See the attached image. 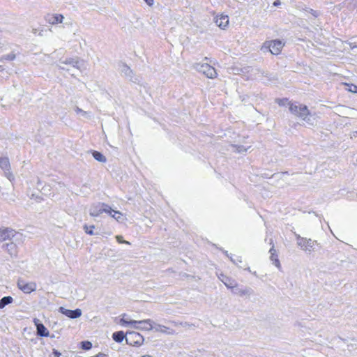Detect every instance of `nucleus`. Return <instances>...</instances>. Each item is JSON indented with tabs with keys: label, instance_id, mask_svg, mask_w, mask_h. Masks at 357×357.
Masks as SVG:
<instances>
[{
	"label": "nucleus",
	"instance_id": "nucleus-23",
	"mask_svg": "<svg viewBox=\"0 0 357 357\" xmlns=\"http://www.w3.org/2000/svg\"><path fill=\"white\" fill-rule=\"evenodd\" d=\"M94 225H91L90 227L87 226V225H84V231L86 234H89V235H93V229H94Z\"/></svg>",
	"mask_w": 357,
	"mask_h": 357
},
{
	"label": "nucleus",
	"instance_id": "nucleus-8",
	"mask_svg": "<svg viewBox=\"0 0 357 357\" xmlns=\"http://www.w3.org/2000/svg\"><path fill=\"white\" fill-rule=\"evenodd\" d=\"M215 23L221 29H225L229 24L228 15L224 14L217 15L215 17Z\"/></svg>",
	"mask_w": 357,
	"mask_h": 357
},
{
	"label": "nucleus",
	"instance_id": "nucleus-11",
	"mask_svg": "<svg viewBox=\"0 0 357 357\" xmlns=\"http://www.w3.org/2000/svg\"><path fill=\"white\" fill-rule=\"evenodd\" d=\"M219 279L225 284L227 288L233 289L237 285L236 281L233 278L225 274H220Z\"/></svg>",
	"mask_w": 357,
	"mask_h": 357
},
{
	"label": "nucleus",
	"instance_id": "nucleus-18",
	"mask_svg": "<svg viewBox=\"0 0 357 357\" xmlns=\"http://www.w3.org/2000/svg\"><path fill=\"white\" fill-rule=\"evenodd\" d=\"M93 156L98 161H100V162H105L106 161L105 157L100 152H98L96 151H93Z\"/></svg>",
	"mask_w": 357,
	"mask_h": 357
},
{
	"label": "nucleus",
	"instance_id": "nucleus-12",
	"mask_svg": "<svg viewBox=\"0 0 357 357\" xmlns=\"http://www.w3.org/2000/svg\"><path fill=\"white\" fill-rule=\"evenodd\" d=\"M63 20V16L61 14H54L49 17L47 21L51 24H56L61 23Z\"/></svg>",
	"mask_w": 357,
	"mask_h": 357
},
{
	"label": "nucleus",
	"instance_id": "nucleus-25",
	"mask_svg": "<svg viewBox=\"0 0 357 357\" xmlns=\"http://www.w3.org/2000/svg\"><path fill=\"white\" fill-rule=\"evenodd\" d=\"M15 59V54H7V55H5L3 56L2 58H1V61L3 60H8V61H13Z\"/></svg>",
	"mask_w": 357,
	"mask_h": 357
},
{
	"label": "nucleus",
	"instance_id": "nucleus-4",
	"mask_svg": "<svg viewBox=\"0 0 357 357\" xmlns=\"http://www.w3.org/2000/svg\"><path fill=\"white\" fill-rule=\"evenodd\" d=\"M17 287L24 294H31L36 291L37 284L35 282H27L23 279H19Z\"/></svg>",
	"mask_w": 357,
	"mask_h": 357
},
{
	"label": "nucleus",
	"instance_id": "nucleus-10",
	"mask_svg": "<svg viewBox=\"0 0 357 357\" xmlns=\"http://www.w3.org/2000/svg\"><path fill=\"white\" fill-rule=\"evenodd\" d=\"M60 312L66 315V317L71 319H76L82 315V311L80 309H76L75 310L65 309L63 307H60Z\"/></svg>",
	"mask_w": 357,
	"mask_h": 357
},
{
	"label": "nucleus",
	"instance_id": "nucleus-15",
	"mask_svg": "<svg viewBox=\"0 0 357 357\" xmlns=\"http://www.w3.org/2000/svg\"><path fill=\"white\" fill-rule=\"evenodd\" d=\"M269 252L271 253V259L274 261L275 266L279 267L280 265V261L278 259V255L276 254V250L275 249L274 246H273L270 249Z\"/></svg>",
	"mask_w": 357,
	"mask_h": 357
},
{
	"label": "nucleus",
	"instance_id": "nucleus-20",
	"mask_svg": "<svg viewBox=\"0 0 357 357\" xmlns=\"http://www.w3.org/2000/svg\"><path fill=\"white\" fill-rule=\"evenodd\" d=\"M112 218L116 220H119L122 217V213L120 211H114L112 209V213L110 214Z\"/></svg>",
	"mask_w": 357,
	"mask_h": 357
},
{
	"label": "nucleus",
	"instance_id": "nucleus-5",
	"mask_svg": "<svg viewBox=\"0 0 357 357\" xmlns=\"http://www.w3.org/2000/svg\"><path fill=\"white\" fill-rule=\"evenodd\" d=\"M316 243L315 241H312L310 238H303L300 236H297L298 245L305 251L310 252L313 250Z\"/></svg>",
	"mask_w": 357,
	"mask_h": 357
},
{
	"label": "nucleus",
	"instance_id": "nucleus-14",
	"mask_svg": "<svg viewBox=\"0 0 357 357\" xmlns=\"http://www.w3.org/2000/svg\"><path fill=\"white\" fill-rule=\"evenodd\" d=\"M126 334L123 331H117L113 333L112 337L114 340L117 342H121L123 339H126Z\"/></svg>",
	"mask_w": 357,
	"mask_h": 357
},
{
	"label": "nucleus",
	"instance_id": "nucleus-3",
	"mask_svg": "<svg viewBox=\"0 0 357 357\" xmlns=\"http://www.w3.org/2000/svg\"><path fill=\"white\" fill-rule=\"evenodd\" d=\"M126 341L130 346L138 347L143 344L144 337L139 333L131 331L126 333Z\"/></svg>",
	"mask_w": 357,
	"mask_h": 357
},
{
	"label": "nucleus",
	"instance_id": "nucleus-1",
	"mask_svg": "<svg viewBox=\"0 0 357 357\" xmlns=\"http://www.w3.org/2000/svg\"><path fill=\"white\" fill-rule=\"evenodd\" d=\"M289 109L291 114L303 120H306L310 116V112L305 105L289 102Z\"/></svg>",
	"mask_w": 357,
	"mask_h": 357
},
{
	"label": "nucleus",
	"instance_id": "nucleus-6",
	"mask_svg": "<svg viewBox=\"0 0 357 357\" xmlns=\"http://www.w3.org/2000/svg\"><path fill=\"white\" fill-rule=\"evenodd\" d=\"M200 71L210 79H215L218 76V73L215 68L208 63L202 64L200 66Z\"/></svg>",
	"mask_w": 357,
	"mask_h": 357
},
{
	"label": "nucleus",
	"instance_id": "nucleus-29",
	"mask_svg": "<svg viewBox=\"0 0 357 357\" xmlns=\"http://www.w3.org/2000/svg\"><path fill=\"white\" fill-rule=\"evenodd\" d=\"M279 5H280V0H276V1H275L273 2V6H279Z\"/></svg>",
	"mask_w": 357,
	"mask_h": 357
},
{
	"label": "nucleus",
	"instance_id": "nucleus-21",
	"mask_svg": "<svg viewBox=\"0 0 357 357\" xmlns=\"http://www.w3.org/2000/svg\"><path fill=\"white\" fill-rule=\"evenodd\" d=\"M82 349L84 350H89L92 347V344L89 341H83L81 342Z\"/></svg>",
	"mask_w": 357,
	"mask_h": 357
},
{
	"label": "nucleus",
	"instance_id": "nucleus-27",
	"mask_svg": "<svg viewBox=\"0 0 357 357\" xmlns=\"http://www.w3.org/2000/svg\"><path fill=\"white\" fill-rule=\"evenodd\" d=\"M145 322H146L145 321H130L129 323H130V324H134V325H135L136 324H143V323H145Z\"/></svg>",
	"mask_w": 357,
	"mask_h": 357
},
{
	"label": "nucleus",
	"instance_id": "nucleus-30",
	"mask_svg": "<svg viewBox=\"0 0 357 357\" xmlns=\"http://www.w3.org/2000/svg\"><path fill=\"white\" fill-rule=\"evenodd\" d=\"M54 354L56 357H59V356H60V355H61V354H60L58 351H56V350H54Z\"/></svg>",
	"mask_w": 357,
	"mask_h": 357
},
{
	"label": "nucleus",
	"instance_id": "nucleus-9",
	"mask_svg": "<svg viewBox=\"0 0 357 357\" xmlns=\"http://www.w3.org/2000/svg\"><path fill=\"white\" fill-rule=\"evenodd\" d=\"M16 234V231L10 228L0 229V241L12 239Z\"/></svg>",
	"mask_w": 357,
	"mask_h": 357
},
{
	"label": "nucleus",
	"instance_id": "nucleus-2",
	"mask_svg": "<svg viewBox=\"0 0 357 357\" xmlns=\"http://www.w3.org/2000/svg\"><path fill=\"white\" fill-rule=\"evenodd\" d=\"M284 46V43L280 40L266 41L263 45V47L268 49L269 52L274 55L280 54Z\"/></svg>",
	"mask_w": 357,
	"mask_h": 357
},
{
	"label": "nucleus",
	"instance_id": "nucleus-16",
	"mask_svg": "<svg viewBox=\"0 0 357 357\" xmlns=\"http://www.w3.org/2000/svg\"><path fill=\"white\" fill-rule=\"evenodd\" d=\"M10 162L8 158H0V167L5 170H8L10 169Z\"/></svg>",
	"mask_w": 357,
	"mask_h": 357
},
{
	"label": "nucleus",
	"instance_id": "nucleus-19",
	"mask_svg": "<svg viewBox=\"0 0 357 357\" xmlns=\"http://www.w3.org/2000/svg\"><path fill=\"white\" fill-rule=\"evenodd\" d=\"M343 85L346 86L347 90L349 92L357 93V86L354 84H349L344 82L342 83Z\"/></svg>",
	"mask_w": 357,
	"mask_h": 357
},
{
	"label": "nucleus",
	"instance_id": "nucleus-17",
	"mask_svg": "<svg viewBox=\"0 0 357 357\" xmlns=\"http://www.w3.org/2000/svg\"><path fill=\"white\" fill-rule=\"evenodd\" d=\"M13 302V298L11 296H5L0 301V308H3L6 305L10 304Z\"/></svg>",
	"mask_w": 357,
	"mask_h": 357
},
{
	"label": "nucleus",
	"instance_id": "nucleus-24",
	"mask_svg": "<svg viewBox=\"0 0 357 357\" xmlns=\"http://www.w3.org/2000/svg\"><path fill=\"white\" fill-rule=\"evenodd\" d=\"M116 241L119 243H121V244H126V245H130V243L127 241H125L123 239V236H121V235H117L116 236Z\"/></svg>",
	"mask_w": 357,
	"mask_h": 357
},
{
	"label": "nucleus",
	"instance_id": "nucleus-13",
	"mask_svg": "<svg viewBox=\"0 0 357 357\" xmlns=\"http://www.w3.org/2000/svg\"><path fill=\"white\" fill-rule=\"evenodd\" d=\"M37 333L42 337H47L49 335V332L43 324H36Z\"/></svg>",
	"mask_w": 357,
	"mask_h": 357
},
{
	"label": "nucleus",
	"instance_id": "nucleus-28",
	"mask_svg": "<svg viewBox=\"0 0 357 357\" xmlns=\"http://www.w3.org/2000/svg\"><path fill=\"white\" fill-rule=\"evenodd\" d=\"M145 2L149 5V6H152L153 4V0H144Z\"/></svg>",
	"mask_w": 357,
	"mask_h": 357
},
{
	"label": "nucleus",
	"instance_id": "nucleus-22",
	"mask_svg": "<svg viewBox=\"0 0 357 357\" xmlns=\"http://www.w3.org/2000/svg\"><path fill=\"white\" fill-rule=\"evenodd\" d=\"M276 102L280 106H284L286 104H287L289 105V102H290L288 100V98H280V99L276 100Z\"/></svg>",
	"mask_w": 357,
	"mask_h": 357
},
{
	"label": "nucleus",
	"instance_id": "nucleus-7",
	"mask_svg": "<svg viewBox=\"0 0 357 357\" xmlns=\"http://www.w3.org/2000/svg\"><path fill=\"white\" fill-rule=\"evenodd\" d=\"M99 205L101 206V207H99V206H96L91 209L90 215L91 216L96 217L104 212L108 214L112 213V208L108 205L105 204H101Z\"/></svg>",
	"mask_w": 357,
	"mask_h": 357
},
{
	"label": "nucleus",
	"instance_id": "nucleus-26",
	"mask_svg": "<svg viewBox=\"0 0 357 357\" xmlns=\"http://www.w3.org/2000/svg\"><path fill=\"white\" fill-rule=\"evenodd\" d=\"M310 13L315 17H317L319 16V12L313 9H310Z\"/></svg>",
	"mask_w": 357,
	"mask_h": 357
}]
</instances>
